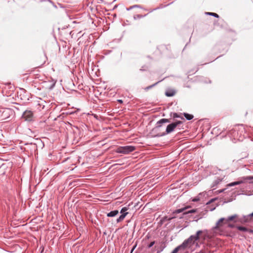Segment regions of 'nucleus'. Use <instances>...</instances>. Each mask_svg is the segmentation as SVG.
Returning a JSON list of instances; mask_svg holds the SVG:
<instances>
[{"mask_svg": "<svg viewBox=\"0 0 253 253\" xmlns=\"http://www.w3.org/2000/svg\"><path fill=\"white\" fill-rule=\"evenodd\" d=\"M189 207L187 206L186 207H185L184 208H182V209H178V210H176L174 213H180L181 212H183V211H184L186 209L189 208Z\"/></svg>", "mask_w": 253, "mask_h": 253, "instance_id": "nucleus-13", "label": "nucleus"}, {"mask_svg": "<svg viewBox=\"0 0 253 253\" xmlns=\"http://www.w3.org/2000/svg\"><path fill=\"white\" fill-rule=\"evenodd\" d=\"M173 117L174 118H180L182 119H184V118L183 117H180L179 115H178L177 113H175L173 114Z\"/></svg>", "mask_w": 253, "mask_h": 253, "instance_id": "nucleus-16", "label": "nucleus"}, {"mask_svg": "<svg viewBox=\"0 0 253 253\" xmlns=\"http://www.w3.org/2000/svg\"><path fill=\"white\" fill-rule=\"evenodd\" d=\"M75 248V250H76V249L78 248V246H76V245L74 247Z\"/></svg>", "mask_w": 253, "mask_h": 253, "instance_id": "nucleus-23", "label": "nucleus"}, {"mask_svg": "<svg viewBox=\"0 0 253 253\" xmlns=\"http://www.w3.org/2000/svg\"><path fill=\"white\" fill-rule=\"evenodd\" d=\"M173 217H171L169 219V220L171 219H172Z\"/></svg>", "mask_w": 253, "mask_h": 253, "instance_id": "nucleus-27", "label": "nucleus"}, {"mask_svg": "<svg viewBox=\"0 0 253 253\" xmlns=\"http://www.w3.org/2000/svg\"><path fill=\"white\" fill-rule=\"evenodd\" d=\"M242 220L244 222H250L253 221V212L251 214L244 216Z\"/></svg>", "mask_w": 253, "mask_h": 253, "instance_id": "nucleus-7", "label": "nucleus"}, {"mask_svg": "<svg viewBox=\"0 0 253 253\" xmlns=\"http://www.w3.org/2000/svg\"><path fill=\"white\" fill-rule=\"evenodd\" d=\"M223 191H224V190H222L220 191V192H223Z\"/></svg>", "mask_w": 253, "mask_h": 253, "instance_id": "nucleus-26", "label": "nucleus"}, {"mask_svg": "<svg viewBox=\"0 0 253 253\" xmlns=\"http://www.w3.org/2000/svg\"><path fill=\"white\" fill-rule=\"evenodd\" d=\"M155 84H154L152 85H150V86H149L148 87H147L146 89H149V88H150L151 87H152V86H154Z\"/></svg>", "mask_w": 253, "mask_h": 253, "instance_id": "nucleus-22", "label": "nucleus"}, {"mask_svg": "<svg viewBox=\"0 0 253 253\" xmlns=\"http://www.w3.org/2000/svg\"><path fill=\"white\" fill-rule=\"evenodd\" d=\"M184 117L186 118V119L188 120H191L193 118V116L191 114H189L188 113H184L183 114Z\"/></svg>", "mask_w": 253, "mask_h": 253, "instance_id": "nucleus-12", "label": "nucleus"}, {"mask_svg": "<svg viewBox=\"0 0 253 253\" xmlns=\"http://www.w3.org/2000/svg\"><path fill=\"white\" fill-rule=\"evenodd\" d=\"M196 212V210L193 209V210H190L187 212H185L184 214H187V213H195Z\"/></svg>", "mask_w": 253, "mask_h": 253, "instance_id": "nucleus-18", "label": "nucleus"}, {"mask_svg": "<svg viewBox=\"0 0 253 253\" xmlns=\"http://www.w3.org/2000/svg\"><path fill=\"white\" fill-rule=\"evenodd\" d=\"M155 244V241L152 242L150 243V244L148 245V248L152 247Z\"/></svg>", "mask_w": 253, "mask_h": 253, "instance_id": "nucleus-19", "label": "nucleus"}, {"mask_svg": "<svg viewBox=\"0 0 253 253\" xmlns=\"http://www.w3.org/2000/svg\"><path fill=\"white\" fill-rule=\"evenodd\" d=\"M216 199H212L209 202L207 203V204H210L214 201Z\"/></svg>", "mask_w": 253, "mask_h": 253, "instance_id": "nucleus-20", "label": "nucleus"}, {"mask_svg": "<svg viewBox=\"0 0 253 253\" xmlns=\"http://www.w3.org/2000/svg\"><path fill=\"white\" fill-rule=\"evenodd\" d=\"M175 91L173 90H167V91H166V92L165 93L166 96H169V97H171V96H173L175 94Z\"/></svg>", "mask_w": 253, "mask_h": 253, "instance_id": "nucleus-10", "label": "nucleus"}, {"mask_svg": "<svg viewBox=\"0 0 253 253\" xmlns=\"http://www.w3.org/2000/svg\"><path fill=\"white\" fill-rule=\"evenodd\" d=\"M202 231L199 230L197 232L195 235H191L189 238L185 240L182 244L175 248L171 253H177L179 251H183L187 248H190L195 241L200 239V236L202 233Z\"/></svg>", "mask_w": 253, "mask_h": 253, "instance_id": "nucleus-1", "label": "nucleus"}, {"mask_svg": "<svg viewBox=\"0 0 253 253\" xmlns=\"http://www.w3.org/2000/svg\"><path fill=\"white\" fill-rule=\"evenodd\" d=\"M22 118L25 120L27 121H31L32 120L33 118V113L31 111H25L23 115Z\"/></svg>", "mask_w": 253, "mask_h": 253, "instance_id": "nucleus-5", "label": "nucleus"}, {"mask_svg": "<svg viewBox=\"0 0 253 253\" xmlns=\"http://www.w3.org/2000/svg\"><path fill=\"white\" fill-rule=\"evenodd\" d=\"M84 194H83V193H80V196L82 195L81 198H82L83 196H84Z\"/></svg>", "mask_w": 253, "mask_h": 253, "instance_id": "nucleus-24", "label": "nucleus"}, {"mask_svg": "<svg viewBox=\"0 0 253 253\" xmlns=\"http://www.w3.org/2000/svg\"><path fill=\"white\" fill-rule=\"evenodd\" d=\"M208 14H209L210 15H212L213 16H214L215 17H217L218 18L219 17L218 15L215 13H213V12H208L207 13Z\"/></svg>", "mask_w": 253, "mask_h": 253, "instance_id": "nucleus-15", "label": "nucleus"}, {"mask_svg": "<svg viewBox=\"0 0 253 253\" xmlns=\"http://www.w3.org/2000/svg\"><path fill=\"white\" fill-rule=\"evenodd\" d=\"M251 183H253V182H251Z\"/></svg>", "mask_w": 253, "mask_h": 253, "instance_id": "nucleus-28", "label": "nucleus"}, {"mask_svg": "<svg viewBox=\"0 0 253 253\" xmlns=\"http://www.w3.org/2000/svg\"><path fill=\"white\" fill-rule=\"evenodd\" d=\"M127 210H128V208L126 207H124L122 209V210H121V211H120V212L122 213V214L117 219V222L118 223L123 221L124 219V218H125L126 215L128 214V212H126Z\"/></svg>", "mask_w": 253, "mask_h": 253, "instance_id": "nucleus-6", "label": "nucleus"}, {"mask_svg": "<svg viewBox=\"0 0 253 253\" xmlns=\"http://www.w3.org/2000/svg\"><path fill=\"white\" fill-rule=\"evenodd\" d=\"M238 215L234 214L229 216L227 218H221L216 223V226L214 227V229L216 232L223 226L224 224L227 223L229 221H233L238 217Z\"/></svg>", "mask_w": 253, "mask_h": 253, "instance_id": "nucleus-2", "label": "nucleus"}, {"mask_svg": "<svg viewBox=\"0 0 253 253\" xmlns=\"http://www.w3.org/2000/svg\"><path fill=\"white\" fill-rule=\"evenodd\" d=\"M135 150V147L132 146H120L117 149V152L126 154Z\"/></svg>", "mask_w": 253, "mask_h": 253, "instance_id": "nucleus-3", "label": "nucleus"}, {"mask_svg": "<svg viewBox=\"0 0 253 253\" xmlns=\"http://www.w3.org/2000/svg\"><path fill=\"white\" fill-rule=\"evenodd\" d=\"M244 182V180H240L234 182H231L227 185V186H233L235 185H239Z\"/></svg>", "mask_w": 253, "mask_h": 253, "instance_id": "nucleus-11", "label": "nucleus"}, {"mask_svg": "<svg viewBox=\"0 0 253 253\" xmlns=\"http://www.w3.org/2000/svg\"><path fill=\"white\" fill-rule=\"evenodd\" d=\"M119 213V211L118 210H115L113 211H111L110 212L108 213L107 215L108 217H114L117 215Z\"/></svg>", "mask_w": 253, "mask_h": 253, "instance_id": "nucleus-9", "label": "nucleus"}, {"mask_svg": "<svg viewBox=\"0 0 253 253\" xmlns=\"http://www.w3.org/2000/svg\"><path fill=\"white\" fill-rule=\"evenodd\" d=\"M181 123L182 122L178 121L169 125L166 128V133L168 134L171 132L177 126Z\"/></svg>", "mask_w": 253, "mask_h": 253, "instance_id": "nucleus-4", "label": "nucleus"}, {"mask_svg": "<svg viewBox=\"0 0 253 253\" xmlns=\"http://www.w3.org/2000/svg\"><path fill=\"white\" fill-rule=\"evenodd\" d=\"M236 228L240 231H243V232H252V231L245 227L243 226H236Z\"/></svg>", "mask_w": 253, "mask_h": 253, "instance_id": "nucleus-8", "label": "nucleus"}, {"mask_svg": "<svg viewBox=\"0 0 253 253\" xmlns=\"http://www.w3.org/2000/svg\"><path fill=\"white\" fill-rule=\"evenodd\" d=\"M234 226V225H233V224H230V223H229V224H228V227H229L232 228V227H233Z\"/></svg>", "mask_w": 253, "mask_h": 253, "instance_id": "nucleus-21", "label": "nucleus"}, {"mask_svg": "<svg viewBox=\"0 0 253 253\" xmlns=\"http://www.w3.org/2000/svg\"><path fill=\"white\" fill-rule=\"evenodd\" d=\"M243 179L244 180L253 179V176H247V177H243Z\"/></svg>", "mask_w": 253, "mask_h": 253, "instance_id": "nucleus-17", "label": "nucleus"}, {"mask_svg": "<svg viewBox=\"0 0 253 253\" xmlns=\"http://www.w3.org/2000/svg\"><path fill=\"white\" fill-rule=\"evenodd\" d=\"M170 122L169 120L167 119H162L160 120L158 123L159 124H163Z\"/></svg>", "mask_w": 253, "mask_h": 253, "instance_id": "nucleus-14", "label": "nucleus"}, {"mask_svg": "<svg viewBox=\"0 0 253 253\" xmlns=\"http://www.w3.org/2000/svg\"><path fill=\"white\" fill-rule=\"evenodd\" d=\"M119 102L122 103L123 102V101L122 100H118Z\"/></svg>", "mask_w": 253, "mask_h": 253, "instance_id": "nucleus-25", "label": "nucleus"}]
</instances>
